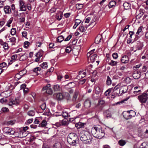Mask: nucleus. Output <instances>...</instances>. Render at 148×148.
Here are the masks:
<instances>
[{
	"instance_id": "1",
	"label": "nucleus",
	"mask_w": 148,
	"mask_h": 148,
	"mask_svg": "<svg viewBox=\"0 0 148 148\" xmlns=\"http://www.w3.org/2000/svg\"><path fill=\"white\" fill-rule=\"evenodd\" d=\"M91 133L94 137L99 139L104 137L105 134L102 128L98 127H94L92 128Z\"/></svg>"
},
{
	"instance_id": "2",
	"label": "nucleus",
	"mask_w": 148,
	"mask_h": 148,
	"mask_svg": "<svg viewBox=\"0 0 148 148\" xmlns=\"http://www.w3.org/2000/svg\"><path fill=\"white\" fill-rule=\"evenodd\" d=\"M80 140L86 144H89L92 140V137L88 131H83L80 133Z\"/></svg>"
},
{
	"instance_id": "3",
	"label": "nucleus",
	"mask_w": 148,
	"mask_h": 148,
	"mask_svg": "<svg viewBox=\"0 0 148 148\" xmlns=\"http://www.w3.org/2000/svg\"><path fill=\"white\" fill-rule=\"evenodd\" d=\"M77 140V136L75 133H71L69 134L67 138L68 143L71 145H75Z\"/></svg>"
},
{
	"instance_id": "4",
	"label": "nucleus",
	"mask_w": 148,
	"mask_h": 148,
	"mask_svg": "<svg viewBox=\"0 0 148 148\" xmlns=\"http://www.w3.org/2000/svg\"><path fill=\"white\" fill-rule=\"evenodd\" d=\"M137 99L142 104L145 103L148 99V93H143L139 95Z\"/></svg>"
},
{
	"instance_id": "5",
	"label": "nucleus",
	"mask_w": 148,
	"mask_h": 148,
	"mask_svg": "<svg viewBox=\"0 0 148 148\" xmlns=\"http://www.w3.org/2000/svg\"><path fill=\"white\" fill-rule=\"evenodd\" d=\"M105 101L103 100H99L98 103L95 106L96 110L98 111H101L105 105Z\"/></svg>"
},
{
	"instance_id": "6",
	"label": "nucleus",
	"mask_w": 148,
	"mask_h": 148,
	"mask_svg": "<svg viewBox=\"0 0 148 148\" xmlns=\"http://www.w3.org/2000/svg\"><path fill=\"white\" fill-rule=\"evenodd\" d=\"M23 54L20 55V54H14L11 57V59H9L8 60V64H12V63L16 61L17 58H19L20 57L23 56Z\"/></svg>"
},
{
	"instance_id": "7",
	"label": "nucleus",
	"mask_w": 148,
	"mask_h": 148,
	"mask_svg": "<svg viewBox=\"0 0 148 148\" xmlns=\"http://www.w3.org/2000/svg\"><path fill=\"white\" fill-rule=\"evenodd\" d=\"M3 130L4 133L7 134L14 135L16 133L13 129L8 127H4Z\"/></svg>"
},
{
	"instance_id": "8",
	"label": "nucleus",
	"mask_w": 148,
	"mask_h": 148,
	"mask_svg": "<svg viewBox=\"0 0 148 148\" xmlns=\"http://www.w3.org/2000/svg\"><path fill=\"white\" fill-rule=\"evenodd\" d=\"M20 10L25 11L26 10V5L24 1L20 0L19 1Z\"/></svg>"
},
{
	"instance_id": "9",
	"label": "nucleus",
	"mask_w": 148,
	"mask_h": 148,
	"mask_svg": "<svg viewBox=\"0 0 148 148\" xmlns=\"http://www.w3.org/2000/svg\"><path fill=\"white\" fill-rule=\"evenodd\" d=\"M20 102L19 98L17 97L10 101L9 102L8 105L10 106H12V105H18L19 104Z\"/></svg>"
},
{
	"instance_id": "10",
	"label": "nucleus",
	"mask_w": 148,
	"mask_h": 148,
	"mask_svg": "<svg viewBox=\"0 0 148 148\" xmlns=\"http://www.w3.org/2000/svg\"><path fill=\"white\" fill-rule=\"evenodd\" d=\"M118 85L115 86L113 89V92H114L113 93L114 95H112V96L115 95V96H116L119 95V94L120 93V89L118 87Z\"/></svg>"
},
{
	"instance_id": "11",
	"label": "nucleus",
	"mask_w": 148,
	"mask_h": 148,
	"mask_svg": "<svg viewBox=\"0 0 148 148\" xmlns=\"http://www.w3.org/2000/svg\"><path fill=\"white\" fill-rule=\"evenodd\" d=\"M143 28V27L142 26H140L138 27L136 33V34L135 35L136 36V37L134 38V40H137L140 36V35L139 36V35L140 33L142 32Z\"/></svg>"
},
{
	"instance_id": "12",
	"label": "nucleus",
	"mask_w": 148,
	"mask_h": 148,
	"mask_svg": "<svg viewBox=\"0 0 148 148\" xmlns=\"http://www.w3.org/2000/svg\"><path fill=\"white\" fill-rule=\"evenodd\" d=\"M0 44L3 46V47L5 50H8L9 48L8 44L6 42H3L1 39H0Z\"/></svg>"
},
{
	"instance_id": "13",
	"label": "nucleus",
	"mask_w": 148,
	"mask_h": 148,
	"mask_svg": "<svg viewBox=\"0 0 148 148\" xmlns=\"http://www.w3.org/2000/svg\"><path fill=\"white\" fill-rule=\"evenodd\" d=\"M3 10L5 14H10L11 13V10L10 6L7 5L4 6Z\"/></svg>"
},
{
	"instance_id": "14",
	"label": "nucleus",
	"mask_w": 148,
	"mask_h": 148,
	"mask_svg": "<svg viewBox=\"0 0 148 148\" xmlns=\"http://www.w3.org/2000/svg\"><path fill=\"white\" fill-rule=\"evenodd\" d=\"M55 116H63L64 118H66V117H70V115L69 114L68 112H66L63 111L61 114H56L55 115Z\"/></svg>"
},
{
	"instance_id": "15",
	"label": "nucleus",
	"mask_w": 148,
	"mask_h": 148,
	"mask_svg": "<svg viewBox=\"0 0 148 148\" xmlns=\"http://www.w3.org/2000/svg\"><path fill=\"white\" fill-rule=\"evenodd\" d=\"M121 61L122 63L126 64L129 61L128 57L126 56H124L122 57Z\"/></svg>"
},
{
	"instance_id": "16",
	"label": "nucleus",
	"mask_w": 148,
	"mask_h": 148,
	"mask_svg": "<svg viewBox=\"0 0 148 148\" xmlns=\"http://www.w3.org/2000/svg\"><path fill=\"white\" fill-rule=\"evenodd\" d=\"M143 46V43L138 42L137 43V45L136 46V49L134 51L135 52L137 50H140L142 49Z\"/></svg>"
},
{
	"instance_id": "17",
	"label": "nucleus",
	"mask_w": 148,
	"mask_h": 148,
	"mask_svg": "<svg viewBox=\"0 0 148 148\" xmlns=\"http://www.w3.org/2000/svg\"><path fill=\"white\" fill-rule=\"evenodd\" d=\"M97 57V55L96 54H94L90 56V59H88V61L89 63L91 62L92 63L94 62L95 59Z\"/></svg>"
},
{
	"instance_id": "18",
	"label": "nucleus",
	"mask_w": 148,
	"mask_h": 148,
	"mask_svg": "<svg viewBox=\"0 0 148 148\" xmlns=\"http://www.w3.org/2000/svg\"><path fill=\"white\" fill-rule=\"evenodd\" d=\"M75 86V84L74 82H71L68 84L67 85H65V88L67 89H70L73 87Z\"/></svg>"
},
{
	"instance_id": "19",
	"label": "nucleus",
	"mask_w": 148,
	"mask_h": 148,
	"mask_svg": "<svg viewBox=\"0 0 148 148\" xmlns=\"http://www.w3.org/2000/svg\"><path fill=\"white\" fill-rule=\"evenodd\" d=\"M63 14L60 11H58L56 16V18L58 21L61 19L62 17Z\"/></svg>"
},
{
	"instance_id": "20",
	"label": "nucleus",
	"mask_w": 148,
	"mask_h": 148,
	"mask_svg": "<svg viewBox=\"0 0 148 148\" xmlns=\"http://www.w3.org/2000/svg\"><path fill=\"white\" fill-rule=\"evenodd\" d=\"M42 42L43 40L42 38L39 37L38 38L36 42V46L40 47L41 45L42 44Z\"/></svg>"
},
{
	"instance_id": "21",
	"label": "nucleus",
	"mask_w": 148,
	"mask_h": 148,
	"mask_svg": "<svg viewBox=\"0 0 148 148\" xmlns=\"http://www.w3.org/2000/svg\"><path fill=\"white\" fill-rule=\"evenodd\" d=\"M91 106V102L89 99L86 100L84 103V106L87 108H89Z\"/></svg>"
},
{
	"instance_id": "22",
	"label": "nucleus",
	"mask_w": 148,
	"mask_h": 148,
	"mask_svg": "<svg viewBox=\"0 0 148 148\" xmlns=\"http://www.w3.org/2000/svg\"><path fill=\"white\" fill-rule=\"evenodd\" d=\"M56 98L58 100H61L64 98V96L62 93H58L56 95Z\"/></svg>"
},
{
	"instance_id": "23",
	"label": "nucleus",
	"mask_w": 148,
	"mask_h": 148,
	"mask_svg": "<svg viewBox=\"0 0 148 148\" xmlns=\"http://www.w3.org/2000/svg\"><path fill=\"white\" fill-rule=\"evenodd\" d=\"M123 6L125 10H128L131 8V4L128 2H125L123 3Z\"/></svg>"
},
{
	"instance_id": "24",
	"label": "nucleus",
	"mask_w": 148,
	"mask_h": 148,
	"mask_svg": "<svg viewBox=\"0 0 148 148\" xmlns=\"http://www.w3.org/2000/svg\"><path fill=\"white\" fill-rule=\"evenodd\" d=\"M133 77L134 79H137L140 77V74L138 72H135L133 74Z\"/></svg>"
},
{
	"instance_id": "25",
	"label": "nucleus",
	"mask_w": 148,
	"mask_h": 148,
	"mask_svg": "<svg viewBox=\"0 0 148 148\" xmlns=\"http://www.w3.org/2000/svg\"><path fill=\"white\" fill-rule=\"evenodd\" d=\"M75 127L77 129H79L84 126V123L81 122H79L75 124Z\"/></svg>"
},
{
	"instance_id": "26",
	"label": "nucleus",
	"mask_w": 148,
	"mask_h": 148,
	"mask_svg": "<svg viewBox=\"0 0 148 148\" xmlns=\"http://www.w3.org/2000/svg\"><path fill=\"white\" fill-rule=\"evenodd\" d=\"M116 4L115 1H111L108 4V7L110 8H112L115 6Z\"/></svg>"
},
{
	"instance_id": "27",
	"label": "nucleus",
	"mask_w": 148,
	"mask_h": 148,
	"mask_svg": "<svg viewBox=\"0 0 148 148\" xmlns=\"http://www.w3.org/2000/svg\"><path fill=\"white\" fill-rule=\"evenodd\" d=\"M47 124V122L45 119L43 120L41 123L39 125V126L41 127H45Z\"/></svg>"
},
{
	"instance_id": "28",
	"label": "nucleus",
	"mask_w": 148,
	"mask_h": 148,
	"mask_svg": "<svg viewBox=\"0 0 148 148\" xmlns=\"http://www.w3.org/2000/svg\"><path fill=\"white\" fill-rule=\"evenodd\" d=\"M138 88V87L137 86H136L134 87V89L135 90L133 92V93L134 94L136 95H138L141 92V90H136Z\"/></svg>"
},
{
	"instance_id": "29",
	"label": "nucleus",
	"mask_w": 148,
	"mask_h": 148,
	"mask_svg": "<svg viewBox=\"0 0 148 148\" xmlns=\"http://www.w3.org/2000/svg\"><path fill=\"white\" fill-rule=\"evenodd\" d=\"M86 27H85L84 25L82 23L79 27L78 30L81 32H83L85 30Z\"/></svg>"
},
{
	"instance_id": "30",
	"label": "nucleus",
	"mask_w": 148,
	"mask_h": 148,
	"mask_svg": "<svg viewBox=\"0 0 148 148\" xmlns=\"http://www.w3.org/2000/svg\"><path fill=\"white\" fill-rule=\"evenodd\" d=\"M101 37L100 36H97L95 38V42L97 44H99L101 42Z\"/></svg>"
},
{
	"instance_id": "31",
	"label": "nucleus",
	"mask_w": 148,
	"mask_h": 148,
	"mask_svg": "<svg viewBox=\"0 0 148 148\" xmlns=\"http://www.w3.org/2000/svg\"><path fill=\"white\" fill-rule=\"evenodd\" d=\"M127 90V88L126 86H122L121 89H120V91L121 90L122 93H123L126 92Z\"/></svg>"
},
{
	"instance_id": "32",
	"label": "nucleus",
	"mask_w": 148,
	"mask_h": 148,
	"mask_svg": "<svg viewBox=\"0 0 148 148\" xmlns=\"http://www.w3.org/2000/svg\"><path fill=\"white\" fill-rule=\"evenodd\" d=\"M78 92L77 91H75L74 92V95L73 97L72 101L73 102H75L77 98V96L78 95Z\"/></svg>"
},
{
	"instance_id": "33",
	"label": "nucleus",
	"mask_w": 148,
	"mask_h": 148,
	"mask_svg": "<svg viewBox=\"0 0 148 148\" xmlns=\"http://www.w3.org/2000/svg\"><path fill=\"white\" fill-rule=\"evenodd\" d=\"M64 39V37L62 36H60L58 37L57 39V42H61Z\"/></svg>"
},
{
	"instance_id": "34",
	"label": "nucleus",
	"mask_w": 148,
	"mask_h": 148,
	"mask_svg": "<svg viewBox=\"0 0 148 148\" xmlns=\"http://www.w3.org/2000/svg\"><path fill=\"white\" fill-rule=\"evenodd\" d=\"M43 52L42 50L39 51L38 52L36 53L35 55V56L36 57H38V58H40L43 55Z\"/></svg>"
},
{
	"instance_id": "35",
	"label": "nucleus",
	"mask_w": 148,
	"mask_h": 148,
	"mask_svg": "<svg viewBox=\"0 0 148 148\" xmlns=\"http://www.w3.org/2000/svg\"><path fill=\"white\" fill-rule=\"evenodd\" d=\"M53 88L55 91H59L61 90V88L58 85H56L53 86Z\"/></svg>"
},
{
	"instance_id": "36",
	"label": "nucleus",
	"mask_w": 148,
	"mask_h": 148,
	"mask_svg": "<svg viewBox=\"0 0 148 148\" xmlns=\"http://www.w3.org/2000/svg\"><path fill=\"white\" fill-rule=\"evenodd\" d=\"M140 148H148V143H143L140 147Z\"/></svg>"
},
{
	"instance_id": "37",
	"label": "nucleus",
	"mask_w": 148,
	"mask_h": 148,
	"mask_svg": "<svg viewBox=\"0 0 148 148\" xmlns=\"http://www.w3.org/2000/svg\"><path fill=\"white\" fill-rule=\"evenodd\" d=\"M10 42H12V45H15L16 42V38L14 37H12L9 39Z\"/></svg>"
},
{
	"instance_id": "38",
	"label": "nucleus",
	"mask_w": 148,
	"mask_h": 148,
	"mask_svg": "<svg viewBox=\"0 0 148 148\" xmlns=\"http://www.w3.org/2000/svg\"><path fill=\"white\" fill-rule=\"evenodd\" d=\"M111 84L112 80L110 77L108 76L107 79L106 84L108 85H110Z\"/></svg>"
},
{
	"instance_id": "39",
	"label": "nucleus",
	"mask_w": 148,
	"mask_h": 148,
	"mask_svg": "<svg viewBox=\"0 0 148 148\" xmlns=\"http://www.w3.org/2000/svg\"><path fill=\"white\" fill-rule=\"evenodd\" d=\"M83 7V4L77 3L76 5V7L78 10L81 9Z\"/></svg>"
},
{
	"instance_id": "40",
	"label": "nucleus",
	"mask_w": 148,
	"mask_h": 148,
	"mask_svg": "<svg viewBox=\"0 0 148 148\" xmlns=\"http://www.w3.org/2000/svg\"><path fill=\"white\" fill-rule=\"evenodd\" d=\"M35 112L33 110H30L27 112V115L30 116H33L35 115Z\"/></svg>"
},
{
	"instance_id": "41",
	"label": "nucleus",
	"mask_w": 148,
	"mask_h": 148,
	"mask_svg": "<svg viewBox=\"0 0 148 148\" xmlns=\"http://www.w3.org/2000/svg\"><path fill=\"white\" fill-rule=\"evenodd\" d=\"M54 148H61V144L59 142L55 143L54 146Z\"/></svg>"
},
{
	"instance_id": "42",
	"label": "nucleus",
	"mask_w": 148,
	"mask_h": 148,
	"mask_svg": "<svg viewBox=\"0 0 148 148\" xmlns=\"http://www.w3.org/2000/svg\"><path fill=\"white\" fill-rule=\"evenodd\" d=\"M126 143L125 141L123 140H121L118 142V143L121 146H124Z\"/></svg>"
},
{
	"instance_id": "43",
	"label": "nucleus",
	"mask_w": 148,
	"mask_h": 148,
	"mask_svg": "<svg viewBox=\"0 0 148 148\" xmlns=\"http://www.w3.org/2000/svg\"><path fill=\"white\" fill-rule=\"evenodd\" d=\"M51 85L49 84H47L44 87L42 88L43 91H46L48 89L50 88Z\"/></svg>"
},
{
	"instance_id": "44",
	"label": "nucleus",
	"mask_w": 148,
	"mask_h": 148,
	"mask_svg": "<svg viewBox=\"0 0 148 148\" xmlns=\"http://www.w3.org/2000/svg\"><path fill=\"white\" fill-rule=\"evenodd\" d=\"M16 122V121L14 120L9 121L7 122V124L8 125H12L14 124Z\"/></svg>"
},
{
	"instance_id": "45",
	"label": "nucleus",
	"mask_w": 148,
	"mask_h": 148,
	"mask_svg": "<svg viewBox=\"0 0 148 148\" xmlns=\"http://www.w3.org/2000/svg\"><path fill=\"white\" fill-rule=\"evenodd\" d=\"M44 92H46L49 95H51L52 94L53 91L51 88H50Z\"/></svg>"
},
{
	"instance_id": "46",
	"label": "nucleus",
	"mask_w": 148,
	"mask_h": 148,
	"mask_svg": "<svg viewBox=\"0 0 148 148\" xmlns=\"http://www.w3.org/2000/svg\"><path fill=\"white\" fill-rule=\"evenodd\" d=\"M12 19L11 18H10L6 24V25L8 27H10V24L12 22Z\"/></svg>"
},
{
	"instance_id": "47",
	"label": "nucleus",
	"mask_w": 148,
	"mask_h": 148,
	"mask_svg": "<svg viewBox=\"0 0 148 148\" xmlns=\"http://www.w3.org/2000/svg\"><path fill=\"white\" fill-rule=\"evenodd\" d=\"M16 28H12L11 29L10 33H11V34L13 36V35H14L16 34Z\"/></svg>"
},
{
	"instance_id": "48",
	"label": "nucleus",
	"mask_w": 148,
	"mask_h": 148,
	"mask_svg": "<svg viewBox=\"0 0 148 148\" xmlns=\"http://www.w3.org/2000/svg\"><path fill=\"white\" fill-rule=\"evenodd\" d=\"M22 76L19 74V73L16 74L15 75V78L16 80H17L21 78Z\"/></svg>"
},
{
	"instance_id": "49",
	"label": "nucleus",
	"mask_w": 148,
	"mask_h": 148,
	"mask_svg": "<svg viewBox=\"0 0 148 148\" xmlns=\"http://www.w3.org/2000/svg\"><path fill=\"white\" fill-rule=\"evenodd\" d=\"M72 50V48L70 46L67 47L65 49V52L67 53H69Z\"/></svg>"
},
{
	"instance_id": "50",
	"label": "nucleus",
	"mask_w": 148,
	"mask_h": 148,
	"mask_svg": "<svg viewBox=\"0 0 148 148\" xmlns=\"http://www.w3.org/2000/svg\"><path fill=\"white\" fill-rule=\"evenodd\" d=\"M41 69L39 67H37L34 68L33 69V72L37 73H38V71H40Z\"/></svg>"
},
{
	"instance_id": "51",
	"label": "nucleus",
	"mask_w": 148,
	"mask_h": 148,
	"mask_svg": "<svg viewBox=\"0 0 148 148\" xmlns=\"http://www.w3.org/2000/svg\"><path fill=\"white\" fill-rule=\"evenodd\" d=\"M26 70L24 69L19 72V74L21 75L22 76H23L26 73Z\"/></svg>"
},
{
	"instance_id": "52",
	"label": "nucleus",
	"mask_w": 148,
	"mask_h": 148,
	"mask_svg": "<svg viewBox=\"0 0 148 148\" xmlns=\"http://www.w3.org/2000/svg\"><path fill=\"white\" fill-rule=\"evenodd\" d=\"M127 112L128 114L131 113V114L132 115V116H134L136 115V112H135V111L132 110L127 111Z\"/></svg>"
},
{
	"instance_id": "53",
	"label": "nucleus",
	"mask_w": 148,
	"mask_h": 148,
	"mask_svg": "<svg viewBox=\"0 0 148 148\" xmlns=\"http://www.w3.org/2000/svg\"><path fill=\"white\" fill-rule=\"evenodd\" d=\"M143 14L144 13L143 12H141L138 14L136 16V18L137 19H140L143 15Z\"/></svg>"
},
{
	"instance_id": "54",
	"label": "nucleus",
	"mask_w": 148,
	"mask_h": 148,
	"mask_svg": "<svg viewBox=\"0 0 148 148\" xmlns=\"http://www.w3.org/2000/svg\"><path fill=\"white\" fill-rule=\"evenodd\" d=\"M123 116L125 119L126 120H127L131 119L132 117L133 116H132V115L130 114L128 115L127 117H125L124 115H123Z\"/></svg>"
},
{
	"instance_id": "55",
	"label": "nucleus",
	"mask_w": 148,
	"mask_h": 148,
	"mask_svg": "<svg viewBox=\"0 0 148 148\" xmlns=\"http://www.w3.org/2000/svg\"><path fill=\"white\" fill-rule=\"evenodd\" d=\"M96 93L97 94H99L101 92V91L100 88L99 87H97L96 88Z\"/></svg>"
},
{
	"instance_id": "56",
	"label": "nucleus",
	"mask_w": 148,
	"mask_h": 148,
	"mask_svg": "<svg viewBox=\"0 0 148 148\" xmlns=\"http://www.w3.org/2000/svg\"><path fill=\"white\" fill-rule=\"evenodd\" d=\"M61 125H65L67 124V122L65 119L63 120L60 122Z\"/></svg>"
},
{
	"instance_id": "57",
	"label": "nucleus",
	"mask_w": 148,
	"mask_h": 148,
	"mask_svg": "<svg viewBox=\"0 0 148 148\" xmlns=\"http://www.w3.org/2000/svg\"><path fill=\"white\" fill-rule=\"evenodd\" d=\"M0 102L2 103H4L7 102V100L6 98H3L1 99Z\"/></svg>"
},
{
	"instance_id": "58",
	"label": "nucleus",
	"mask_w": 148,
	"mask_h": 148,
	"mask_svg": "<svg viewBox=\"0 0 148 148\" xmlns=\"http://www.w3.org/2000/svg\"><path fill=\"white\" fill-rule=\"evenodd\" d=\"M33 120V119H29L28 120H27V121L25 122V123L26 124H29L32 122Z\"/></svg>"
},
{
	"instance_id": "59",
	"label": "nucleus",
	"mask_w": 148,
	"mask_h": 148,
	"mask_svg": "<svg viewBox=\"0 0 148 148\" xmlns=\"http://www.w3.org/2000/svg\"><path fill=\"white\" fill-rule=\"evenodd\" d=\"M112 56L114 59H116L118 57V53H114L112 54Z\"/></svg>"
},
{
	"instance_id": "60",
	"label": "nucleus",
	"mask_w": 148,
	"mask_h": 148,
	"mask_svg": "<svg viewBox=\"0 0 148 148\" xmlns=\"http://www.w3.org/2000/svg\"><path fill=\"white\" fill-rule=\"evenodd\" d=\"M117 63V62L114 61L113 60H111L109 62V65H116Z\"/></svg>"
},
{
	"instance_id": "61",
	"label": "nucleus",
	"mask_w": 148,
	"mask_h": 148,
	"mask_svg": "<svg viewBox=\"0 0 148 148\" xmlns=\"http://www.w3.org/2000/svg\"><path fill=\"white\" fill-rule=\"evenodd\" d=\"M30 45V43L28 41H25L24 43V46L26 48H27Z\"/></svg>"
},
{
	"instance_id": "62",
	"label": "nucleus",
	"mask_w": 148,
	"mask_h": 148,
	"mask_svg": "<svg viewBox=\"0 0 148 148\" xmlns=\"http://www.w3.org/2000/svg\"><path fill=\"white\" fill-rule=\"evenodd\" d=\"M46 107V105L45 103H43L40 106L41 108L43 110H45Z\"/></svg>"
},
{
	"instance_id": "63",
	"label": "nucleus",
	"mask_w": 148,
	"mask_h": 148,
	"mask_svg": "<svg viewBox=\"0 0 148 148\" xmlns=\"http://www.w3.org/2000/svg\"><path fill=\"white\" fill-rule=\"evenodd\" d=\"M22 36L25 38H27V33L26 31H23L22 32Z\"/></svg>"
},
{
	"instance_id": "64",
	"label": "nucleus",
	"mask_w": 148,
	"mask_h": 148,
	"mask_svg": "<svg viewBox=\"0 0 148 148\" xmlns=\"http://www.w3.org/2000/svg\"><path fill=\"white\" fill-rule=\"evenodd\" d=\"M81 22V21L79 19H77L75 21V23L77 25H78Z\"/></svg>"
}]
</instances>
